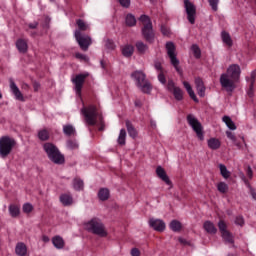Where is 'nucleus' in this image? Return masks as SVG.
I'll return each instance as SVG.
<instances>
[{"instance_id": "obj_38", "label": "nucleus", "mask_w": 256, "mask_h": 256, "mask_svg": "<svg viewBox=\"0 0 256 256\" xmlns=\"http://www.w3.org/2000/svg\"><path fill=\"white\" fill-rule=\"evenodd\" d=\"M136 49H137L138 53L144 54V53H147V51L149 50V47L142 41H138L136 43Z\"/></svg>"}, {"instance_id": "obj_32", "label": "nucleus", "mask_w": 256, "mask_h": 256, "mask_svg": "<svg viewBox=\"0 0 256 256\" xmlns=\"http://www.w3.org/2000/svg\"><path fill=\"white\" fill-rule=\"evenodd\" d=\"M110 196V192L109 189L107 188H101L98 191V199H100V201H107V199H109Z\"/></svg>"}, {"instance_id": "obj_62", "label": "nucleus", "mask_w": 256, "mask_h": 256, "mask_svg": "<svg viewBox=\"0 0 256 256\" xmlns=\"http://www.w3.org/2000/svg\"><path fill=\"white\" fill-rule=\"evenodd\" d=\"M179 242L182 243V245H187V240L184 238H179Z\"/></svg>"}, {"instance_id": "obj_31", "label": "nucleus", "mask_w": 256, "mask_h": 256, "mask_svg": "<svg viewBox=\"0 0 256 256\" xmlns=\"http://www.w3.org/2000/svg\"><path fill=\"white\" fill-rule=\"evenodd\" d=\"M223 123L230 129L231 131H235L237 129V126L235 125V122L231 119L229 116H224L222 118Z\"/></svg>"}, {"instance_id": "obj_28", "label": "nucleus", "mask_w": 256, "mask_h": 256, "mask_svg": "<svg viewBox=\"0 0 256 256\" xmlns=\"http://www.w3.org/2000/svg\"><path fill=\"white\" fill-rule=\"evenodd\" d=\"M203 227L205 231L207 233H210L211 235H215V233H217V228L215 227V224H213L211 221H206Z\"/></svg>"}, {"instance_id": "obj_47", "label": "nucleus", "mask_w": 256, "mask_h": 256, "mask_svg": "<svg viewBox=\"0 0 256 256\" xmlns=\"http://www.w3.org/2000/svg\"><path fill=\"white\" fill-rule=\"evenodd\" d=\"M208 3L212 11H218L219 9V0H208Z\"/></svg>"}, {"instance_id": "obj_15", "label": "nucleus", "mask_w": 256, "mask_h": 256, "mask_svg": "<svg viewBox=\"0 0 256 256\" xmlns=\"http://www.w3.org/2000/svg\"><path fill=\"white\" fill-rule=\"evenodd\" d=\"M219 230L222 234V238L226 243H233V235L227 231V224L223 220L218 223Z\"/></svg>"}, {"instance_id": "obj_6", "label": "nucleus", "mask_w": 256, "mask_h": 256, "mask_svg": "<svg viewBox=\"0 0 256 256\" xmlns=\"http://www.w3.org/2000/svg\"><path fill=\"white\" fill-rule=\"evenodd\" d=\"M139 21L142 22V35L149 43H153L155 34H153V24L151 23V18L147 15L140 16Z\"/></svg>"}, {"instance_id": "obj_27", "label": "nucleus", "mask_w": 256, "mask_h": 256, "mask_svg": "<svg viewBox=\"0 0 256 256\" xmlns=\"http://www.w3.org/2000/svg\"><path fill=\"white\" fill-rule=\"evenodd\" d=\"M207 143L209 149H212L213 151H216V149H219V147H221V141L217 138H210Z\"/></svg>"}, {"instance_id": "obj_39", "label": "nucleus", "mask_w": 256, "mask_h": 256, "mask_svg": "<svg viewBox=\"0 0 256 256\" xmlns=\"http://www.w3.org/2000/svg\"><path fill=\"white\" fill-rule=\"evenodd\" d=\"M220 173L224 179H229L231 177V172L227 170V166L220 164L219 165Z\"/></svg>"}, {"instance_id": "obj_56", "label": "nucleus", "mask_w": 256, "mask_h": 256, "mask_svg": "<svg viewBox=\"0 0 256 256\" xmlns=\"http://www.w3.org/2000/svg\"><path fill=\"white\" fill-rule=\"evenodd\" d=\"M161 33H163L164 35L167 36V35H169L170 30L166 26H161Z\"/></svg>"}, {"instance_id": "obj_42", "label": "nucleus", "mask_w": 256, "mask_h": 256, "mask_svg": "<svg viewBox=\"0 0 256 256\" xmlns=\"http://www.w3.org/2000/svg\"><path fill=\"white\" fill-rule=\"evenodd\" d=\"M217 189L219 193H227V191H229V185L225 182H220L217 184Z\"/></svg>"}, {"instance_id": "obj_52", "label": "nucleus", "mask_w": 256, "mask_h": 256, "mask_svg": "<svg viewBox=\"0 0 256 256\" xmlns=\"http://www.w3.org/2000/svg\"><path fill=\"white\" fill-rule=\"evenodd\" d=\"M118 2L122 7H125V9H129V7H131V0H118Z\"/></svg>"}, {"instance_id": "obj_25", "label": "nucleus", "mask_w": 256, "mask_h": 256, "mask_svg": "<svg viewBox=\"0 0 256 256\" xmlns=\"http://www.w3.org/2000/svg\"><path fill=\"white\" fill-rule=\"evenodd\" d=\"M121 51L124 57H131L135 52V48L133 47V45L126 44L122 46Z\"/></svg>"}, {"instance_id": "obj_58", "label": "nucleus", "mask_w": 256, "mask_h": 256, "mask_svg": "<svg viewBox=\"0 0 256 256\" xmlns=\"http://www.w3.org/2000/svg\"><path fill=\"white\" fill-rule=\"evenodd\" d=\"M42 241H43V243H49V241H51V239H49V236L43 235L42 236Z\"/></svg>"}, {"instance_id": "obj_46", "label": "nucleus", "mask_w": 256, "mask_h": 256, "mask_svg": "<svg viewBox=\"0 0 256 256\" xmlns=\"http://www.w3.org/2000/svg\"><path fill=\"white\" fill-rule=\"evenodd\" d=\"M255 79H256V71H252L250 73V77H246V81L247 83H249V85H255Z\"/></svg>"}, {"instance_id": "obj_7", "label": "nucleus", "mask_w": 256, "mask_h": 256, "mask_svg": "<svg viewBox=\"0 0 256 256\" xmlns=\"http://www.w3.org/2000/svg\"><path fill=\"white\" fill-rule=\"evenodd\" d=\"M187 121L190 127H192L193 131L196 133L198 139L200 141L205 140V135L203 134V125H201V122L193 115L189 114L187 116Z\"/></svg>"}, {"instance_id": "obj_49", "label": "nucleus", "mask_w": 256, "mask_h": 256, "mask_svg": "<svg viewBox=\"0 0 256 256\" xmlns=\"http://www.w3.org/2000/svg\"><path fill=\"white\" fill-rule=\"evenodd\" d=\"M23 213H31L33 211V205L31 203H25L22 207Z\"/></svg>"}, {"instance_id": "obj_11", "label": "nucleus", "mask_w": 256, "mask_h": 256, "mask_svg": "<svg viewBox=\"0 0 256 256\" xmlns=\"http://www.w3.org/2000/svg\"><path fill=\"white\" fill-rule=\"evenodd\" d=\"M88 75L89 74H79L72 79V83H74V89L78 97H81V89H83V83H85V79H87Z\"/></svg>"}, {"instance_id": "obj_54", "label": "nucleus", "mask_w": 256, "mask_h": 256, "mask_svg": "<svg viewBox=\"0 0 256 256\" xmlns=\"http://www.w3.org/2000/svg\"><path fill=\"white\" fill-rule=\"evenodd\" d=\"M131 256H140L141 255V251H139V249L137 248H132L131 252H130Z\"/></svg>"}, {"instance_id": "obj_23", "label": "nucleus", "mask_w": 256, "mask_h": 256, "mask_svg": "<svg viewBox=\"0 0 256 256\" xmlns=\"http://www.w3.org/2000/svg\"><path fill=\"white\" fill-rule=\"evenodd\" d=\"M60 203H62L64 207H69L70 205H73V196L70 194H61Z\"/></svg>"}, {"instance_id": "obj_21", "label": "nucleus", "mask_w": 256, "mask_h": 256, "mask_svg": "<svg viewBox=\"0 0 256 256\" xmlns=\"http://www.w3.org/2000/svg\"><path fill=\"white\" fill-rule=\"evenodd\" d=\"M16 48L18 49L19 53H27L29 49V45L27 44V40L25 39H18L16 41Z\"/></svg>"}, {"instance_id": "obj_44", "label": "nucleus", "mask_w": 256, "mask_h": 256, "mask_svg": "<svg viewBox=\"0 0 256 256\" xmlns=\"http://www.w3.org/2000/svg\"><path fill=\"white\" fill-rule=\"evenodd\" d=\"M66 147L70 150L79 149V143L76 140H68L66 143Z\"/></svg>"}, {"instance_id": "obj_48", "label": "nucleus", "mask_w": 256, "mask_h": 256, "mask_svg": "<svg viewBox=\"0 0 256 256\" xmlns=\"http://www.w3.org/2000/svg\"><path fill=\"white\" fill-rule=\"evenodd\" d=\"M75 57H76V59H79V61H84L85 63L89 62V57H87V55H85V54H81V53L77 52L75 54Z\"/></svg>"}, {"instance_id": "obj_35", "label": "nucleus", "mask_w": 256, "mask_h": 256, "mask_svg": "<svg viewBox=\"0 0 256 256\" xmlns=\"http://www.w3.org/2000/svg\"><path fill=\"white\" fill-rule=\"evenodd\" d=\"M171 231H174L175 233H179V231H181V222H179L178 220H172L170 222V225H169Z\"/></svg>"}, {"instance_id": "obj_18", "label": "nucleus", "mask_w": 256, "mask_h": 256, "mask_svg": "<svg viewBox=\"0 0 256 256\" xmlns=\"http://www.w3.org/2000/svg\"><path fill=\"white\" fill-rule=\"evenodd\" d=\"M156 175L157 177H159V179H161V181H164L166 185H169L171 187V180L169 179V176L167 175V172L163 167L158 166L156 168Z\"/></svg>"}, {"instance_id": "obj_63", "label": "nucleus", "mask_w": 256, "mask_h": 256, "mask_svg": "<svg viewBox=\"0 0 256 256\" xmlns=\"http://www.w3.org/2000/svg\"><path fill=\"white\" fill-rule=\"evenodd\" d=\"M251 195H252L253 199L256 200V193H255V191H252V192H251Z\"/></svg>"}, {"instance_id": "obj_45", "label": "nucleus", "mask_w": 256, "mask_h": 256, "mask_svg": "<svg viewBox=\"0 0 256 256\" xmlns=\"http://www.w3.org/2000/svg\"><path fill=\"white\" fill-rule=\"evenodd\" d=\"M191 50L193 52L194 57H196V59H199V57H201V49H199V46L192 45Z\"/></svg>"}, {"instance_id": "obj_13", "label": "nucleus", "mask_w": 256, "mask_h": 256, "mask_svg": "<svg viewBox=\"0 0 256 256\" xmlns=\"http://www.w3.org/2000/svg\"><path fill=\"white\" fill-rule=\"evenodd\" d=\"M226 75H228L234 81H239L241 77V67L237 64H232L227 68Z\"/></svg>"}, {"instance_id": "obj_64", "label": "nucleus", "mask_w": 256, "mask_h": 256, "mask_svg": "<svg viewBox=\"0 0 256 256\" xmlns=\"http://www.w3.org/2000/svg\"><path fill=\"white\" fill-rule=\"evenodd\" d=\"M135 106H136V107H141V102L136 101V102H135Z\"/></svg>"}, {"instance_id": "obj_37", "label": "nucleus", "mask_w": 256, "mask_h": 256, "mask_svg": "<svg viewBox=\"0 0 256 256\" xmlns=\"http://www.w3.org/2000/svg\"><path fill=\"white\" fill-rule=\"evenodd\" d=\"M126 139H127V131H125V129H121L117 139L118 145H125Z\"/></svg>"}, {"instance_id": "obj_4", "label": "nucleus", "mask_w": 256, "mask_h": 256, "mask_svg": "<svg viewBox=\"0 0 256 256\" xmlns=\"http://www.w3.org/2000/svg\"><path fill=\"white\" fill-rule=\"evenodd\" d=\"M131 78L135 81L136 86L142 93H151V83L147 81L145 73L143 71H135L131 74Z\"/></svg>"}, {"instance_id": "obj_34", "label": "nucleus", "mask_w": 256, "mask_h": 256, "mask_svg": "<svg viewBox=\"0 0 256 256\" xmlns=\"http://www.w3.org/2000/svg\"><path fill=\"white\" fill-rule=\"evenodd\" d=\"M63 133L65 135H67L68 137H71V135L76 134L75 127H73V125H71V124L64 125L63 126Z\"/></svg>"}, {"instance_id": "obj_60", "label": "nucleus", "mask_w": 256, "mask_h": 256, "mask_svg": "<svg viewBox=\"0 0 256 256\" xmlns=\"http://www.w3.org/2000/svg\"><path fill=\"white\" fill-rule=\"evenodd\" d=\"M150 125H151L152 129H157V122H155V120H151Z\"/></svg>"}, {"instance_id": "obj_30", "label": "nucleus", "mask_w": 256, "mask_h": 256, "mask_svg": "<svg viewBox=\"0 0 256 256\" xmlns=\"http://www.w3.org/2000/svg\"><path fill=\"white\" fill-rule=\"evenodd\" d=\"M72 187L75 189V191H83V187H85V185L81 178H74L72 181Z\"/></svg>"}, {"instance_id": "obj_10", "label": "nucleus", "mask_w": 256, "mask_h": 256, "mask_svg": "<svg viewBox=\"0 0 256 256\" xmlns=\"http://www.w3.org/2000/svg\"><path fill=\"white\" fill-rule=\"evenodd\" d=\"M235 83H237V80L229 77V74L223 73L220 76V84L223 87V89L227 91H233L235 89Z\"/></svg>"}, {"instance_id": "obj_5", "label": "nucleus", "mask_w": 256, "mask_h": 256, "mask_svg": "<svg viewBox=\"0 0 256 256\" xmlns=\"http://www.w3.org/2000/svg\"><path fill=\"white\" fill-rule=\"evenodd\" d=\"M17 145L15 139L9 136H2L0 138V157L5 159L8 155H11V151Z\"/></svg>"}, {"instance_id": "obj_1", "label": "nucleus", "mask_w": 256, "mask_h": 256, "mask_svg": "<svg viewBox=\"0 0 256 256\" xmlns=\"http://www.w3.org/2000/svg\"><path fill=\"white\" fill-rule=\"evenodd\" d=\"M43 149L52 163L56 165H63V163H65V156L61 154V151H59V148H57L55 144L47 142L43 145Z\"/></svg>"}, {"instance_id": "obj_55", "label": "nucleus", "mask_w": 256, "mask_h": 256, "mask_svg": "<svg viewBox=\"0 0 256 256\" xmlns=\"http://www.w3.org/2000/svg\"><path fill=\"white\" fill-rule=\"evenodd\" d=\"M236 225H243L245 223V220H243V217L238 216L235 220Z\"/></svg>"}, {"instance_id": "obj_33", "label": "nucleus", "mask_w": 256, "mask_h": 256, "mask_svg": "<svg viewBox=\"0 0 256 256\" xmlns=\"http://www.w3.org/2000/svg\"><path fill=\"white\" fill-rule=\"evenodd\" d=\"M222 41L227 45L228 47H233V39H231V35L227 32L221 33Z\"/></svg>"}, {"instance_id": "obj_36", "label": "nucleus", "mask_w": 256, "mask_h": 256, "mask_svg": "<svg viewBox=\"0 0 256 256\" xmlns=\"http://www.w3.org/2000/svg\"><path fill=\"white\" fill-rule=\"evenodd\" d=\"M126 25L128 27H135V25H137V19L135 18V16L133 14H128L126 15Z\"/></svg>"}, {"instance_id": "obj_22", "label": "nucleus", "mask_w": 256, "mask_h": 256, "mask_svg": "<svg viewBox=\"0 0 256 256\" xmlns=\"http://www.w3.org/2000/svg\"><path fill=\"white\" fill-rule=\"evenodd\" d=\"M15 253L18 256H27V245L23 242H18L15 247Z\"/></svg>"}, {"instance_id": "obj_16", "label": "nucleus", "mask_w": 256, "mask_h": 256, "mask_svg": "<svg viewBox=\"0 0 256 256\" xmlns=\"http://www.w3.org/2000/svg\"><path fill=\"white\" fill-rule=\"evenodd\" d=\"M148 223L149 227L154 229V231L163 232L166 227L165 222L161 219L151 218Z\"/></svg>"}, {"instance_id": "obj_19", "label": "nucleus", "mask_w": 256, "mask_h": 256, "mask_svg": "<svg viewBox=\"0 0 256 256\" xmlns=\"http://www.w3.org/2000/svg\"><path fill=\"white\" fill-rule=\"evenodd\" d=\"M52 244L54 245L55 249H65V240L60 235L52 237Z\"/></svg>"}, {"instance_id": "obj_51", "label": "nucleus", "mask_w": 256, "mask_h": 256, "mask_svg": "<svg viewBox=\"0 0 256 256\" xmlns=\"http://www.w3.org/2000/svg\"><path fill=\"white\" fill-rule=\"evenodd\" d=\"M154 69L157 71V73H163L165 70L163 69V66L161 65V62L156 61L154 63Z\"/></svg>"}, {"instance_id": "obj_43", "label": "nucleus", "mask_w": 256, "mask_h": 256, "mask_svg": "<svg viewBox=\"0 0 256 256\" xmlns=\"http://www.w3.org/2000/svg\"><path fill=\"white\" fill-rule=\"evenodd\" d=\"M77 25L79 30L78 31H89V24L85 23L83 20H77Z\"/></svg>"}, {"instance_id": "obj_53", "label": "nucleus", "mask_w": 256, "mask_h": 256, "mask_svg": "<svg viewBox=\"0 0 256 256\" xmlns=\"http://www.w3.org/2000/svg\"><path fill=\"white\" fill-rule=\"evenodd\" d=\"M247 95H248V97H253V95H255L254 84H249V89L247 91Z\"/></svg>"}, {"instance_id": "obj_17", "label": "nucleus", "mask_w": 256, "mask_h": 256, "mask_svg": "<svg viewBox=\"0 0 256 256\" xmlns=\"http://www.w3.org/2000/svg\"><path fill=\"white\" fill-rule=\"evenodd\" d=\"M10 91L17 101H25L23 93H21V90H19V87L17 86V84H15V81H13V79H10Z\"/></svg>"}, {"instance_id": "obj_41", "label": "nucleus", "mask_w": 256, "mask_h": 256, "mask_svg": "<svg viewBox=\"0 0 256 256\" xmlns=\"http://www.w3.org/2000/svg\"><path fill=\"white\" fill-rule=\"evenodd\" d=\"M38 139L40 141H48L49 139V131L42 129L38 131Z\"/></svg>"}, {"instance_id": "obj_2", "label": "nucleus", "mask_w": 256, "mask_h": 256, "mask_svg": "<svg viewBox=\"0 0 256 256\" xmlns=\"http://www.w3.org/2000/svg\"><path fill=\"white\" fill-rule=\"evenodd\" d=\"M84 228L86 231H89V233H93L99 237H107V230H105V225H103V222L97 218H93L87 221L84 224Z\"/></svg>"}, {"instance_id": "obj_57", "label": "nucleus", "mask_w": 256, "mask_h": 256, "mask_svg": "<svg viewBox=\"0 0 256 256\" xmlns=\"http://www.w3.org/2000/svg\"><path fill=\"white\" fill-rule=\"evenodd\" d=\"M247 176L249 177V179H253V170L250 166L247 168Z\"/></svg>"}, {"instance_id": "obj_40", "label": "nucleus", "mask_w": 256, "mask_h": 256, "mask_svg": "<svg viewBox=\"0 0 256 256\" xmlns=\"http://www.w3.org/2000/svg\"><path fill=\"white\" fill-rule=\"evenodd\" d=\"M226 135H227V138L230 139V141H232V143L236 147H238V149H241V144L239 142H237V137H235V134H233V132L227 131Z\"/></svg>"}, {"instance_id": "obj_3", "label": "nucleus", "mask_w": 256, "mask_h": 256, "mask_svg": "<svg viewBox=\"0 0 256 256\" xmlns=\"http://www.w3.org/2000/svg\"><path fill=\"white\" fill-rule=\"evenodd\" d=\"M81 113L88 125H97V119H99L101 125H103V117L97 111V107L89 106L88 108H82Z\"/></svg>"}, {"instance_id": "obj_12", "label": "nucleus", "mask_w": 256, "mask_h": 256, "mask_svg": "<svg viewBox=\"0 0 256 256\" xmlns=\"http://www.w3.org/2000/svg\"><path fill=\"white\" fill-rule=\"evenodd\" d=\"M184 7L187 13V19L191 25L195 23V15L197 13V10L195 8V5L191 3L189 0H184Z\"/></svg>"}, {"instance_id": "obj_61", "label": "nucleus", "mask_w": 256, "mask_h": 256, "mask_svg": "<svg viewBox=\"0 0 256 256\" xmlns=\"http://www.w3.org/2000/svg\"><path fill=\"white\" fill-rule=\"evenodd\" d=\"M39 87H40L39 83L35 82L34 83V91H39Z\"/></svg>"}, {"instance_id": "obj_20", "label": "nucleus", "mask_w": 256, "mask_h": 256, "mask_svg": "<svg viewBox=\"0 0 256 256\" xmlns=\"http://www.w3.org/2000/svg\"><path fill=\"white\" fill-rule=\"evenodd\" d=\"M195 86H196L197 93H198L199 97H204L206 88H205V84L203 83V80H201V78L195 79Z\"/></svg>"}, {"instance_id": "obj_14", "label": "nucleus", "mask_w": 256, "mask_h": 256, "mask_svg": "<svg viewBox=\"0 0 256 256\" xmlns=\"http://www.w3.org/2000/svg\"><path fill=\"white\" fill-rule=\"evenodd\" d=\"M167 89H168V91H171V93H173L176 101H182L183 100V90H181V88L175 86L174 81H171V80L168 81Z\"/></svg>"}, {"instance_id": "obj_9", "label": "nucleus", "mask_w": 256, "mask_h": 256, "mask_svg": "<svg viewBox=\"0 0 256 256\" xmlns=\"http://www.w3.org/2000/svg\"><path fill=\"white\" fill-rule=\"evenodd\" d=\"M166 51L171 65H173L178 73H181V68L179 67V59H177V54L175 53V44H173V42L166 43Z\"/></svg>"}, {"instance_id": "obj_24", "label": "nucleus", "mask_w": 256, "mask_h": 256, "mask_svg": "<svg viewBox=\"0 0 256 256\" xmlns=\"http://www.w3.org/2000/svg\"><path fill=\"white\" fill-rule=\"evenodd\" d=\"M183 86L185 87L189 97H191L195 103H199V99H197V95H195V91H193L191 84H189L187 81H184Z\"/></svg>"}, {"instance_id": "obj_26", "label": "nucleus", "mask_w": 256, "mask_h": 256, "mask_svg": "<svg viewBox=\"0 0 256 256\" xmlns=\"http://www.w3.org/2000/svg\"><path fill=\"white\" fill-rule=\"evenodd\" d=\"M8 211L10 213V216L13 218L19 217V215H21V209L15 204L9 205Z\"/></svg>"}, {"instance_id": "obj_8", "label": "nucleus", "mask_w": 256, "mask_h": 256, "mask_svg": "<svg viewBox=\"0 0 256 256\" xmlns=\"http://www.w3.org/2000/svg\"><path fill=\"white\" fill-rule=\"evenodd\" d=\"M74 35L82 51H88L89 47H91V44L93 43V40H91L89 35L82 34L79 30H76Z\"/></svg>"}, {"instance_id": "obj_59", "label": "nucleus", "mask_w": 256, "mask_h": 256, "mask_svg": "<svg viewBox=\"0 0 256 256\" xmlns=\"http://www.w3.org/2000/svg\"><path fill=\"white\" fill-rule=\"evenodd\" d=\"M37 25H39V23H37V22L30 23L29 28L30 29H37Z\"/></svg>"}, {"instance_id": "obj_50", "label": "nucleus", "mask_w": 256, "mask_h": 256, "mask_svg": "<svg viewBox=\"0 0 256 256\" xmlns=\"http://www.w3.org/2000/svg\"><path fill=\"white\" fill-rule=\"evenodd\" d=\"M158 81L162 83V85H165L167 83V79L165 78V71L158 72Z\"/></svg>"}, {"instance_id": "obj_29", "label": "nucleus", "mask_w": 256, "mask_h": 256, "mask_svg": "<svg viewBox=\"0 0 256 256\" xmlns=\"http://www.w3.org/2000/svg\"><path fill=\"white\" fill-rule=\"evenodd\" d=\"M126 129L128 131V134L132 139H136L137 137V130L135 127H133V124H131V121L127 120L126 121Z\"/></svg>"}]
</instances>
